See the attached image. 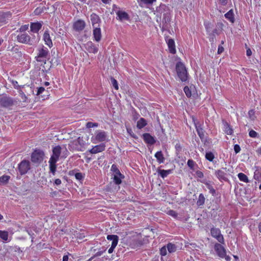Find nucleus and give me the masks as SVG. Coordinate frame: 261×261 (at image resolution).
I'll return each mask as SVG.
<instances>
[{
  "label": "nucleus",
  "mask_w": 261,
  "mask_h": 261,
  "mask_svg": "<svg viewBox=\"0 0 261 261\" xmlns=\"http://www.w3.org/2000/svg\"><path fill=\"white\" fill-rule=\"evenodd\" d=\"M225 132L226 134L229 135H231L232 134L233 131L232 128L231 127L230 125L226 123L225 125Z\"/></svg>",
  "instance_id": "nucleus-40"
},
{
  "label": "nucleus",
  "mask_w": 261,
  "mask_h": 261,
  "mask_svg": "<svg viewBox=\"0 0 261 261\" xmlns=\"http://www.w3.org/2000/svg\"><path fill=\"white\" fill-rule=\"evenodd\" d=\"M168 251L169 253H171L175 252L176 251V246L172 243H168L166 245Z\"/></svg>",
  "instance_id": "nucleus-33"
},
{
  "label": "nucleus",
  "mask_w": 261,
  "mask_h": 261,
  "mask_svg": "<svg viewBox=\"0 0 261 261\" xmlns=\"http://www.w3.org/2000/svg\"><path fill=\"white\" fill-rule=\"evenodd\" d=\"M12 17V13L8 12H0V27L6 24Z\"/></svg>",
  "instance_id": "nucleus-14"
},
{
  "label": "nucleus",
  "mask_w": 261,
  "mask_h": 261,
  "mask_svg": "<svg viewBox=\"0 0 261 261\" xmlns=\"http://www.w3.org/2000/svg\"><path fill=\"white\" fill-rule=\"evenodd\" d=\"M165 40L167 44L169 52L172 54H175L176 50L174 40L173 39L169 38L168 37H166Z\"/></svg>",
  "instance_id": "nucleus-16"
},
{
  "label": "nucleus",
  "mask_w": 261,
  "mask_h": 261,
  "mask_svg": "<svg viewBox=\"0 0 261 261\" xmlns=\"http://www.w3.org/2000/svg\"><path fill=\"white\" fill-rule=\"evenodd\" d=\"M43 7H37L36 8L34 11V13L36 15H38L41 14L42 12H43Z\"/></svg>",
  "instance_id": "nucleus-50"
},
{
  "label": "nucleus",
  "mask_w": 261,
  "mask_h": 261,
  "mask_svg": "<svg viewBox=\"0 0 261 261\" xmlns=\"http://www.w3.org/2000/svg\"><path fill=\"white\" fill-rule=\"evenodd\" d=\"M30 169V163L28 160L22 161L18 165L19 171L21 175L25 174Z\"/></svg>",
  "instance_id": "nucleus-9"
},
{
  "label": "nucleus",
  "mask_w": 261,
  "mask_h": 261,
  "mask_svg": "<svg viewBox=\"0 0 261 261\" xmlns=\"http://www.w3.org/2000/svg\"><path fill=\"white\" fill-rule=\"evenodd\" d=\"M248 117L251 121H254L256 119L255 111L254 109L250 110L248 113Z\"/></svg>",
  "instance_id": "nucleus-35"
},
{
  "label": "nucleus",
  "mask_w": 261,
  "mask_h": 261,
  "mask_svg": "<svg viewBox=\"0 0 261 261\" xmlns=\"http://www.w3.org/2000/svg\"><path fill=\"white\" fill-rule=\"evenodd\" d=\"M17 40L19 43L29 45H33L34 43L33 39L26 33L18 34L17 36Z\"/></svg>",
  "instance_id": "nucleus-5"
},
{
  "label": "nucleus",
  "mask_w": 261,
  "mask_h": 261,
  "mask_svg": "<svg viewBox=\"0 0 261 261\" xmlns=\"http://www.w3.org/2000/svg\"><path fill=\"white\" fill-rule=\"evenodd\" d=\"M252 55V51L250 48H247L246 50V55L248 57L251 56Z\"/></svg>",
  "instance_id": "nucleus-63"
},
{
  "label": "nucleus",
  "mask_w": 261,
  "mask_h": 261,
  "mask_svg": "<svg viewBox=\"0 0 261 261\" xmlns=\"http://www.w3.org/2000/svg\"><path fill=\"white\" fill-rule=\"evenodd\" d=\"M214 250L219 257L223 258V257H225L226 251L221 244L216 243L214 245Z\"/></svg>",
  "instance_id": "nucleus-13"
},
{
  "label": "nucleus",
  "mask_w": 261,
  "mask_h": 261,
  "mask_svg": "<svg viewBox=\"0 0 261 261\" xmlns=\"http://www.w3.org/2000/svg\"><path fill=\"white\" fill-rule=\"evenodd\" d=\"M61 153V147L60 145L55 146L53 148V154L49 159L59 161Z\"/></svg>",
  "instance_id": "nucleus-17"
},
{
  "label": "nucleus",
  "mask_w": 261,
  "mask_h": 261,
  "mask_svg": "<svg viewBox=\"0 0 261 261\" xmlns=\"http://www.w3.org/2000/svg\"><path fill=\"white\" fill-rule=\"evenodd\" d=\"M173 169L164 170L158 169L157 172L162 178L166 177L168 175L172 173Z\"/></svg>",
  "instance_id": "nucleus-28"
},
{
  "label": "nucleus",
  "mask_w": 261,
  "mask_h": 261,
  "mask_svg": "<svg viewBox=\"0 0 261 261\" xmlns=\"http://www.w3.org/2000/svg\"><path fill=\"white\" fill-rule=\"evenodd\" d=\"M142 3L146 5H151L154 2L156 1V0H140Z\"/></svg>",
  "instance_id": "nucleus-57"
},
{
  "label": "nucleus",
  "mask_w": 261,
  "mask_h": 261,
  "mask_svg": "<svg viewBox=\"0 0 261 261\" xmlns=\"http://www.w3.org/2000/svg\"><path fill=\"white\" fill-rule=\"evenodd\" d=\"M234 150L236 154L238 153L241 150V148H240V145L238 144H235L234 145Z\"/></svg>",
  "instance_id": "nucleus-58"
},
{
  "label": "nucleus",
  "mask_w": 261,
  "mask_h": 261,
  "mask_svg": "<svg viewBox=\"0 0 261 261\" xmlns=\"http://www.w3.org/2000/svg\"><path fill=\"white\" fill-rule=\"evenodd\" d=\"M238 177L240 181H243L246 183L249 182L248 177L246 174L243 173H239L238 174Z\"/></svg>",
  "instance_id": "nucleus-34"
},
{
  "label": "nucleus",
  "mask_w": 261,
  "mask_h": 261,
  "mask_svg": "<svg viewBox=\"0 0 261 261\" xmlns=\"http://www.w3.org/2000/svg\"><path fill=\"white\" fill-rule=\"evenodd\" d=\"M9 233L7 231L0 230V238L4 241L8 240Z\"/></svg>",
  "instance_id": "nucleus-38"
},
{
  "label": "nucleus",
  "mask_w": 261,
  "mask_h": 261,
  "mask_svg": "<svg viewBox=\"0 0 261 261\" xmlns=\"http://www.w3.org/2000/svg\"><path fill=\"white\" fill-rule=\"evenodd\" d=\"M107 239L108 240L112 241L111 246L108 249V253L110 254L113 252L114 249L116 247L118 242L119 237L117 235L110 234L107 236Z\"/></svg>",
  "instance_id": "nucleus-10"
},
{
  "label": "nucleus",
  "mask_w": 261,
  "mask_h": 261,
  "mask_svg": "<svg viewBox=\"0 0 261 261\" xmlns=\"http://www.w3.org/2000/svg\"><path fill=\"white\" fill-rule=\"evenodd\" d=\"M97 126H98V124L97 123L88 122L86 124V127L87 128H92V127H97Z\"/></svg>",
  "instance_id": "nucleus-55"
},
{
  "label": "nucleus",
  "mask_w": 261,
  "mask_h": 261,
  "mask_svg": "<svg viewBox=\"0 0 261 261\" xmlns=\"http://www.w3.org/2000/svg\"><path fill=\"white\" fill-rule=\"evenodd\" d=\"M85 142L83 138L80 137L70 142L68 144V148L70 151H83Z\"/></svg>",
  "instance_id": "nucleus-1"
},
{
  "label": "nucleus",
  "mask_w": 261,
  "mask_h": 261,
  "mask_svg": "<svg viewBox=\"0 0 261 261\" xmlns=\"http://www.w3.org/2000/svg\"><path fill=\"white\" fill-rule=\"evenodd\" d=\"M111 170L114 173V174H117V175H121V172L117 166L115 164L112 165L111 167Z\"/></svg>",
  "instance_id": "nucleus-45"
},
{
  "label": "nucleus",
  "mask_w": 261,
  "mask_h": 261,
  "mask_svg": "<svg viewBox=\"0 0 261 261\" xmlns=\"http://www.w3.org/2000/svg\"><path fill=\"white\" fill-rule=\"evenodd\" d=\"M126 130L128 134L133 138H136V135L133 133L132 129L130 127H126Z\"/></svg>",
  "instance_id": "nucleus-56"
},
{
  "label": "nucleus",
  "mask_w": 261,
  "mask_h": 261,
  "mask_svg": "<svg viewBox=\"0 0 261 261\" xmlns=\"http://www.w3.org/2000/svg\"><path fill=\"white\" fill-rule=\"evenodd\" d=\"M106 149V145L105 143H101L99 145L93 146L90 150L89 152L91 154H96L103 151Z\"/></svg>",
  "instance_id": "nucleus-19"
},
{
  "label": "nucleus",
  "mask_w": 261,
  "mask_h": 261,
  "mask_svg": "<svg viewBox=\"0 0 261 261\" xmlns=\"http://www.w3.org/2000/svg\"><path fill=\"white\" fill-rule=\"evenodd\" d=\"M218 5L221 6H226L228 3H231V0H217Z\"/></svg>",
  "instance_id": "nucleus-44"
},
{
  "label": "nucleus",
  "mask_w": 261,
  "mask_h": 261,
  "mask_svg": "<svg viewBox=\"0 0 261 261\" xmlns=\"http://www.w3.org/2000/svg\"><path fill=\"white\" fill-rule=\"evenodd\" d=\"M167 248L166 246H164L160 250V254L161 256H166L167 254Z\"/></svg>",
  "instance_id": "nucleus-46"
},
{
  "label": "nucleus",
  "mask_w": 261,
  "mask_h": 261,
  "mask_svg": "<svg viewBox=\"0 0 261 261\" xmlns=\"http://www.w3.org/2000/svg\"><path fill=\"white\" fill-rule=\"evenodd\" d=\"M214 155L212 152H206L205 154V158L210 162H212L214 159Z\"/></svg>",
  "instance_id": "nucleus-43"
},
{
  "label": "nucleus",
  "mask_w": 261,
  "mask_h": 261,
  "mask_svg": "<svg viewBox=\"0 0 261 261\" xmlns=\"http://www.w3.org/2000/svg\"><path fill=\"white\" fill-rule=\"evenodd\" d=\"M171 21V16L169 12H167L163 14V22L165 23H168Z\"/></svg>",
  "instance_id": "nucleus-36"
},
{
  "label": "nucleus",
  "mask_w": 261,
  "mask_h": 261,
  "mask_svg": "<svg viewBox=\"0 0 261 261\" xmlns=\"http://www.w3.org/2000/svg\"><path fill=\"white\" fill-rule=\"evenodd\" d=\"M86 27L85 21L82 19H79L75 21L73 24V29L76 32H81L83 31Z\"/></svg>",
  "instance_id": "nucleus-15"
},
{
  "label": "nucleus",
  "mask_w": 261,
  "mask_h": 261,
  "mask_svg": "<svg viewBox=\"0 0 261 261\" xmlns=\"http://www.w3.org/2000/svg\"><path fill=\"white\" fill-rule=\"evenodd\" d=\"M176 71L178 77L182 82H186L188 79V74L185 65L178 62L176 65Z\"/></svg>",
  "instance_id": "nucleus-2"
},
{
  "label": "nucleus",
  "mask_w": 261,
  "mask_h": 261,
  "mask_svg": "<svg viewBox=\"0 0 261 261\" xmlns=\"http://www.w3.org/2000/svg\"><path fill=\"white\" fill-rule=\"evenodd\" d=\"M187 165L190 169H193L195 165V162L193 160L190 159L187 162Z\"/></svg>",
  "instance_id": "nucleus-53"
},
{
  "label": "nucleus",
  "mask_w": 261,
  "mask_h": 261,
  "mask_svg": "<svg viewBox=\"0 0 261 261\" xmlns=\"http://www.w3.org/2000/svg\"><path fill=\"white\" fill-rule=\"evenodd\" d=\"M45 89L43 87H40L38 89L37 95H40L44 91Z\"/></svg>",
  "instance_id": "nucleus-60"
},
{
  "label": "nucleus",
  "mask_w": 261,
  "mask_h": 261,
  "mask_svg": "<svg viewBox=\"0 0 261 261\" xmlns=\"http://www.w3.org/2000/svg\"><path fill=\"white\" fill-rule=\"evenodd\" d=\"M167 214L173 217V218H177V216H178V214L177 213V212L174 210H170L168 212Z\"/></svg>",
  "instance_id": "nucleus-51"
},
{
  "label": "nucleus",
  "mask_w": 261,
  "mask_h": 261,
  "mask_svg": "<svg viewBox=\"0 0 261 261\" xmlns=\"http://www.w3.org/2000/svg\"><path fill=\"white\" fill-rule=\"evenodd\" d=\"M113 189H114V190L115 191H117V189L116 188V186L114 184L110 183L109 185H108L107 186L106 190L107 192H114V190H113Z\"/></svg>",
  "instance_id": "nucleus-39"
},
{
  "label": "nucleus",
  "mask_w": 261,
  "mask_h": 261,
  "mask_svg": "<svg viewBox=\"0 0 261 261\" xmlns=\"http://www.w3.org/2000/svg\"><path fill=\"white\" fill-rule=\"evenodd\" d=\"M205 185L206 188L209 190V192L213 196H215L216 194V190L213 188V186L210 182H205Z\"/></svg>",
  "instance_id": "nucleus-37"
},
{
  "label": "nucleus",
  "mask_w": 261,
  "mask_h": 261,
  "mask_svg": "<svg viewBox=\"0 0 261 261\" xmlns=\"http://www.w3.org/2000/svg\"><path fill=\"white\" fill-rule=\"evenodd\" d=\"M10 178V176L9 175H3L2 176L0 177V182L3 184H6L8 182Z\"/></svg>",
  "instance_id": "nucleus-42"
},
{
  "label": "nucleus",
  "mask_w": 261,
  "mask_h": 261,
  "mask_svg": "<svg viewBox=\"0 0 261 261\" xmlns=\"http://www.w3.org/2000/svg\"><path fill=\"white\" fill-rule=\"evenodd\" d=\"M107 137V133L102 130H98L95 133V136L91 138V141L93 143L105 141Z\"/></svg>",
  "instance_id": "nucleus-6"
},
{
  "label": "nucleus",
  "mask_w": 261,
  "mask_h": 261,
  "mask_svg": "<svg viewBox=\"0 0 261 261\" xmlns=\"http://www.w3.org/2000/svg\"><path fill=\"white\" fill-rule=\"evenodd\" d=\"M143 139L144 141L148 144L153 145L155 143V140L153 137H152L149 133H144L143 135Z\"/></svg>",
  "instance_id": "nucleus-22"
},
{
  "label": "nucleus",
  "mask_w": 261,
  "mask_h": 261,
  "mask_svg": "<svg viewBox=\"0 0 261 261\" xmlns=\"http://www.w3.org/2000/svg\"><path fill=\"white\" fill-rule=\"evenodd\" d=\"M147 124L146 120L144 118H141L137 122V127L142 129Z\"/></svg>",
  "instance_id": "nucleus-31"
},
{
  "label": "nucleus",
  "mask_w": 261,
  "mask_h": 261,
  "mask_svg": "<svg viewBox=\"0 0 261 261\" xmlns=\"http://www.w3.org/2000/svg\"><path fill=\"white\" fill-rule=\"evenodd\" d=\"M93 36L96 42H99L101 39V31L100 27L93 28Z\"/></svg>",
  "instance_id": "nucleus-20"
},
{
  "label": "nucleus",
  "mask_w": 261,
  "mask_h": 261,
  "mask_svg": "<svg viewBox=\"0 0 261 261\" xmlns=\"http://www.w3.org/2000/svg\"><path fill=\"white\" fill-rule=\"evenodd\" d=\"M249 136L250 137L253 138H256L258 137V133L253 129H251L249 132Z\"/></svg>",
  "instance_id": "nucleus-48"
},
{
  "label": "nucleus",
  "mask_w": 261,
  "mask_h": 261,
  "mask_svg": "<svg viewBox=\"0 0 261 261\" xmlns=\"http://www.w3.org/2000/svg\"><path fill=\"white\" fill-rule=\"evenodd\" d=\"M205 198L204 197V196L203 194L201 193L199 194L198 196V200L196 202V204L198 206H203L205 202Z\"/></svg>",
  "instance_id": "nucleus-32"
},
{
  "label": "nucleus",
  "mask_w": 261,
  "mask_h": 261,
  "mask_svg": "<svg viewBox=\"0 0 261 261\" xmlns=\"http://www.w3.org/2000/svg\"><path fill=\"white\" fill-rule=\"evenodd\" d=\"M196 174L198 177L202 178L203 177V174L201 171H197L196 172Z\"/></svg>",
  "instance_id": "nucleus-64"
},
{
  "label": "nucleus",
  "mask_w": 261,
  "mask_h": 261,
  "mask_svg": "<svg viewBox=\"0 0 261 261\" xmlns=\"http://www.w3.org/2000/svg\"><path fill=\"white\" fill-rule=\"evenodd\" d=\"M19 93L21 96V99H22V101L23 102H27V100L28 99L27 96L25 95V94L24 93V92L22 90H19Z\"/></svg>",
  "instance_id": "nucleus-52"
},
{
  "label": "nucleus",
  "mask_w": 261,
  "mask_h": 261,
  "mask_svg": "<svg viewBox=\"0 0 261 261\" xmlns=\"http://www.w3.org/2000/svg\"><path fill=\"white\" fill-rule=\"evenodd\" d=\"M29 29V24H24L21 25L18 30L17 31V32H19L20 33H25V31L28 30Z\"/></svg>",
  "instance_id": "nucleus-47"
},
{
  "label": "nucleus",
  "mask_w": 261,
  "mask_h": 261,
  "mask_svg": "<svg viewBox=\"0 0 261 261\" xmlns=\"http://www.w3.org/2000/svg\"><path fill=\"white\" fill-rule=\"evenodd\" d=\"M116 15L118 17V19L120 21L123 20H128L129 19L128 14L125 11L119 10L116 12Z\"/></svg>",
  "instance_id": "nucleus-25"
},
{
  "label": "nucleus",
  "mask_w": 261,
  "mask_h": 261,
  "mask_svg": "<svg viewBox=\"0 0 261 261\" xmlns=\"http://www.w3.org/2000/svg\"><path fill=\"white\" fill-rule=\"evenodd\" d=\"M124 176L121 173V175L114 174L113 180L115 185H119L122 182V179L124 178Z\"/></svg>",
  "instance_id": "nucleus-30"
},
{
  "label": "nucleus",
  "mask_w": 261,
  "mask_h": 261,
  "mask_svg": "<svg viewBox=\"0 0 261 261\" xmlns=\"http://www.w3.org/2000/svg\"><path fill=\"white\" fill-rule=\"evenodd\" d=\"M86 49L90 53L96 54L98 52V49L96 45L92 42L88 41L85 44Z\"/></svg>",
  "instance_id": "nucleus-21"
},
{
  "label": "nucleus",
  "mask_w": 261,
  "mask_h": 261,
  "mask_svg": "<svg viewBox=\"0 0 261 261\" xmlns=\"http://www.w3.org/2000/svg\"><path fill=\"white\" fill-rule=\"evenodd\" d=\"M44 152L40 149H35L31 155V161L34 163H40L43 160Z\"/></svg>",
  "instance_id": "nucleus-4"
},
{
  "label": "nucleus",
  "mask_w": 261,
  "mask_h": 261,
  "mask_svg": "<svg viewBox=\"0 0 261 261\" xmlns=\"http://www.w3.org/2000/svg\"><path fill=\"white\" fill-rule=\"evenodd\" d=\"M111 83H112L113 86L114 87V88L116 90H118L119 88V87H118V82H117V80L116 79H115L114 77H111Z\"/></svg>",
  "instance_id": "nucleus-49"
},
{
  "label": "nucleus",
  "mask_w": 261,
  "mask_h": 261,
  "mask_svg": "<svg viewBox=\"0 0 261 261\" xmlns=\"http://www.w3.org/2000/svg\"><path fill=\"white\" fill-rule=\"evenodd\" d=\"M14 104V101L11 97L3 96L0 99V106L4 108H8Z\"/></svg>",
  "instance_id": "nucleus-12"
},
{
  "label": "nucleus",
  "mask_w": 261,
  "mask_h": 261,
  "mask_svg": "<svg viewBox=\"0 0 261 261\" xmlns=\"http://www.w3.org/2000/svg\"><path fill=\"white\" fill-rule=\"evenodd\" d=\"M75 177L76 179L79 180H81L84 179V176L83 174L81 172L76 173L75 174Z\"/></svg>",
  "instance_id": "nucleus-54"
},
{
  "label": "nucleus",
  "mask_w": 261,
  "mask_h": 261,
  "mask_svg": "<svg viewBox=\"0 0 261 261\" xmlns=\"http://www.w3.org/2000/svg\"><path fill=\"white\" fill-rule=\"evenodd\" d=\"M38 54L36 57V60L37 62L45 63L46 59L49 55L48 49L44 46L38 49Z\"/></svg>",
  "instance_id": "nucleus-3"
},
{
  "label": "nucleus",
  "mask_w": 261,
  "mask_h": 261,
  "mask_svg": "<svg viewBox=\"0 0 261 261\" xmlns=\"http://www.w3.org/2000/svg\"><path fill=\"white\" fill-rule=\"evenodd\" d=\"M254 178L255 179L259 181L260 180V177L259 176V172H255L254 174Z\"/></svg>",
  "instance_id": "nucleus-59"
},
{
  "label": "nucleus",
  "mask_w": 261,
  "mask_h": 261,
  "mask_svg": "<svg viewBox=\"0 0 261 261\" xmlns=\"http://www.w3.org/2000/svg\"><path fill=\"white\" fill-rule=\"evenodd\" d=\"M42 26L41 22H31L30 23L31 31L33 33H37L41 30Z\"/></svg>",
  "instance_id": "nucleus-24"
},
{
  "label": "nucleus",
  "mask_w": 261,
  "mask_h": 261,
  "mask_svg": "<svg viewBox=\"0 0 261 261\" xmlns=\"http://www.w3.org/2000/svg\"><path fill=\"white\" fill-rule=\"evenodd\" d=\"M43 39L45 42V44L46 45H47L49 48H51L53 46V42L48 30H46L44 32L43 36Z\"/></svg>",
  "instance_id": "nucleus-23"
},
{
  "label": "nucleus",
  "mask_w": 261,
  "mask_h": 261,
  "mask_svg": "<svg viewBox=\"0 0 261 261\" xmlns=\"http://www.w3.org/2000/svg\"><path fill=\"white\" fill-rule=\"evenodd\" d=\"M58 161L54 160V159H49V167L50 172L53 173V175H55V173L57 170V165L56 163Z\"/></svg>",
  "instance_id": "nucleus-26"
},
{
  "label": "nucleus",
  "mask_w": 261,
  "mask_h": 261,
  "mask_svg": "<svg viewBox=\"0 0 261 261\" xmlns=\"http://www.w3.org/2000/svg\"><path fill=\"white\" fill-rule=\"evenodd\" d=\"M90 19L93 28L100 27L101 19L98 15L94 13H92L90 15Z\"/></svg>",
  "instance_id": "nucleus-18"
},
{
  "label": "nucleus",
  "mask_w": 261,
  "mask_h": 261,
  "mask_svg": "<svg viewBox=\"0 0 261 261\" xmlns=\"http://www.w3.org/2000/svg\"><path fill=\"white\" fill-rule=\"evenodd\" d=\"M192 120L194 122L196 132L198 136L201 141H203L205 139L204 130L201 126V124L194 117H192Z\"/></svg>",
  "instance_id": "nucleus-7"
},
{
  "label": "nucleus",
  "mask_w": 261,
  "mask_h": 261,
  "mask_svg": "<svg viewBox=\"0 0 261 261\" xmlns=\"http://www.w3.org/2000/svg\"><path fill=\"white\" fill-rule=\"evenodd\" d=\"M211 23L210 22H206V23H204V27H205V28L206 30V31H209V29L210 28V25H211Z\"/></svg>",
  "instance_id": "nucleus-61"
},
{
  "label": "nucleus",
  "mask_w": 261,
  "mask_h": 261,
  "mask_svg": "<svg viewBox=\"0 0 261 261\" xmlns=\"http://www.w3.org/2000/svg\"><path fill=\"white\" fill-rule=\"evenodd\" d=\"M226 172V168H222L221 169L216 170L215 171V175L220 181H226L228 180Z\"/></svg>",
  "instance_id": "nucleus-11"
},
{
  "label": "nucleus",
  "mask_w": 261,
  "mask_h": 261,
  "mask_svg": "<svg viewBox=\"0 0 261 261\" xmlns=\"http://www.w3.org/2000/svg\"><path fill=\"white\" fill-rule=\"evenodd\" d=\"M191 88V86L190 87L188 86H185L184 88V91L186 96L189 98L191 97L192 96Z\"/></svg>",
  "instance_id": "nucleus-41"
},
{
  "label": "nucleus",
  "mask_w": 261,
  "mask_h": 261,
  "mask_svg": "<svg viewBox=\"0 0 261 261\" xmlns=\"http://www.w3.org/2000/svg\"><path fill=\"white\" fill-rule=\"evenodd\" d=\"M211 234L212 236L215 238L219 243L221 244L224 243V239L223 236L221 234L219 228L212 227L211 229Z\"/></svg>",
  "instance_id": "nucleus-8"
},
{
  "label": "nucleus",
  "mask_w": 261,
  "mask_h": 261,
  "mask_svg": "<svg viewBox=\"0 0 261 261\" xmlns=\"http://www.w3.org/2000/svg\"><path fill=\"white\" fill-rule=\"evenodd\" d=\"M154 156L159 164H162L164 162L165 159L162 151H157L155 153Z\"/></svg>",
  "instance_id": "nucleus-29"
},
{
  "label": "nucleus",
  "mask_w": 261,
  "mask_h": 261,
  "mask_svg": "<svg viewBox=\"0 0 261 261\" xmlns=\"http://www.w3.org/2000/svg\"><path fill=\"white\" fill-rule=\"evenodd\" d=\"M224 16L225 18L231 23H233L234 22L235 18L232 9L229 10L226 14H225Z\"/></svg>",
  "instance_id": "nucleus-27"
},
{
  "label": "nucleus",
  "mask_w": 261,
  "mask_h": 261,
  "mask_svg": "<svg viewBox=\"0 0 261 261\" xmlns=\"http://www.w3.org/2000/svg\"><path fill=\"white\" fill-rule=\"evenodd\" d=\"M224 51V48L222 46L219 45L218 48V54H220Z\"/></svg>",
  "instance_id": "nucleus-62"
}]
</instances>
